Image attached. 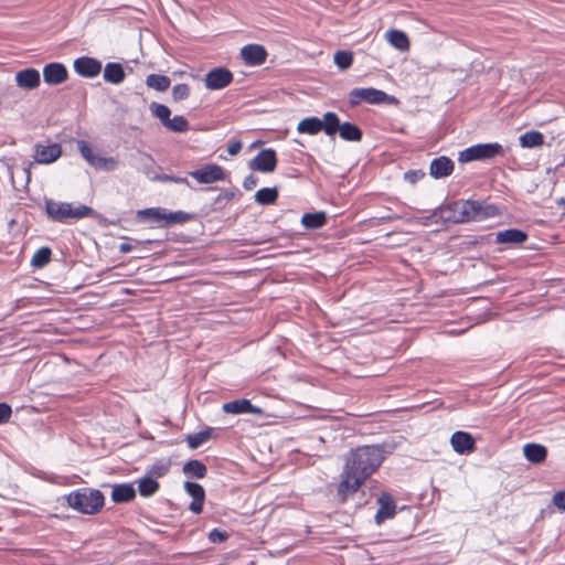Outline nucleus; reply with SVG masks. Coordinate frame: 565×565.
<instances>
[{
	"label": "nucleus",
	"mask_w": 565,
	"mask_h": 565,
	"mask_svg": "<svg viewBox=\"0 0 565 565\" xmlns=\"http://www.w3.org/2000/svg\"><path fill=\"white\" fill-rule=\"evenodd\" d=\"M204 499H192V502L190 503V510L193 513H200L203 508Z\"/></svg>",
	"instance_id": "4d7b16f0"
},
{
	"label": "nucleus",
	"mask_w": 565,
	"mask_h": 565,
	"mask_svg": "<svg viewBox=\"0 0 565 565\" xmlns=\"http://www.w3.org/2000/svg\"><path fill=\"white\" fill-rule=\"evenodd\" d=\"M333 62L339 70L345 71L353 63V54L350 51H337L333 56Z\"/></svg>",
	"instance_id": "58836bf2"
},
{
	"label": "nucleus",
	"mask_w": 565,
	"mask_h": 565,
	"mask_svg": "<svg viewBox=\"0 0 565 565\" xmlns=\"http://www.w3.org/2000/svg\"><path fill=\"white\" fill-rule=\"evenodd\" d=\"M70 508L83 514H96L104 507V494L98 489L79 488L65 497Z\"/></svg>",
	"instance_id": "f03ea898"
},
{
	"label": "nucleus",
	"mask_w": 565,
	"mask_h": 565,
	"mask_svg": "<svg viewBox=\"0 0 565 565\" xmlns=\"http://www.w3.org/2000/svg\"><path fill=\"white\" fill-rule=\"evenodd\" d=\"M527 237V233L522 230L508 228L497 233L495 243L505 245H519L524 243Z\"/></svg>",
	"instance_id": "412c9836"
},
{
	"label": "nucleus",
	"mask_w": 565,
	"mask_h": 565,
	"mask_svg": "<svg viewBox=\"0 0 565 565\" xmlns=\"http://www.w3.org/2000/svg\"><path fill=\"white\" fill-rule=\"evenodd\" d=\"M164 127L173 132H185L189 130V121L180 115L170 118Z\"/></svg>",
	"instance_id": "ea45409f"
},
{
	"label": "nucleus",
	"mask_w": 565,
	"mask_h": 565,
	"mask_svg": "<svg viewBox=\"0 0 565 565\" xmlns=\"http://www.w3.org/2000/svg\"><path fill=\"white\" fill-rule=\"evenodd\" d=\"M45 212L52 221L64 223L68 218L81 220L89 216L94 213V210L85 204L73 207L72 204L67 202L46 200Z\"/></svg>",
	"instance_id": "7ed1b4c3"
},
{
	"label": "nucleus",
	"mask_w": 565,
	"mask_h": 565,
	"mask_svg": "<svg viewBox=\"0 0 565 565\" xmlns=\"http://www.w3.org/2000/svg\"><path fill=\"white\" fill-rule=\"evenodd\" d=\"M300 222L301 225L307 230H318L327 224L328 217L323 211L305 213Z\"/></svg>",
	"instance_id": "a878e982"
},
{
	"label": "nucleus",
	"mask_w": 565,
	"mask_h": 565,
	"mask_svg": "<svg viewBox=\"0 0 565 565\" xmlns=\"http://www.w3.org/2000/svg\"><path fill=\"white\" fill-rule=\"evenodd\" d=\"M136 495L135 488L129 483L115 484L111 491V500L116 503L131 501Z\"/></svg>",
	"instance_id": "bb28decb"
},
{
	"label": "nucleus",
	"mask_w": 565,
	"mask_h": 565,
	"mask_svg": "<svg viewBox=\"0 0 565 565\" xmlns=\"http://www.w3.org/2000/svg\"><path fill=\"white\" fill-rule=\"evenodd\" d=\"M77 147H78V150L82 154V157L92 166L94 167L98 156H96L93 151V149L90 148V146L88 145V142H86L85 140H79L77 142Z\"/></svg>",
	"instance_id": "79ce46f5"
},
{
	"label": "nucleus",
	"mask_w": 565,
	"mask_h": 565,
	"mask_svg": "<svg viewBox=\"0 0 565 565\" xmlns=\"http://www.w3.org/2000/svg\"><path fill=\"white\" fill-rule=\"evenodd\" d=\"M321 129L327 136H334L341 126L338 115L333 111H328L321 119Z\"/></svg>",
	"instance_id": "c756f323"
},
{
	"label": "nucleus",
	"mask_w": 565,
	"mask_h": 565,
	"mask_svg": "<svg viewBox=\"0 0 565 565\" xmlns=\"http://www.w3.org/2000/svg\"><path fill=\"white\" fill-rule=\"evenodd\" d=\"M321 119L318 117H306L298 122L297 131L299 134H307L310 136H315L322 131L321 129Z\"/></svg>",
	"instance_id": "cd10ccee"
},
{
	"label": "nucleus",
	"mask_w": 565,
	"mask_h": 565,
	"mask_svg": "<svg viewBox=\"0 0 565 565\" xmlns=\"http://www.w3.org/2000/svg\"><path fill=\"white\" fill-rule=\"evenodd\" d=\"M223 411L227 414H260L262 409L252 404L247 398L235 399L224 403Z\"/></svg>",
	"instance_id": "6ab92c4d"
},
{
	"label": "nucleus",
	"mask_w": 565,
	"mask_h": 565,
	"mask_svg": "<svg viewBox=\"0 0 565 565\" xmlns=\"http://www.w3.org/2000/svg\"><path fill=\"white\" fill-rule=\"evenodd\" d=\"M117 161L111 157H99L97 158L94 168L105 170V171H114L117 168Z\"/></svg>",
	"instance_id": "a18cd8bd"
},
{
	"label": "nucleus",
	"mask_w": 565,
	"mask_h": 565,
	"mask_svg": "<svg viewBox=\"0 0 565 565\" xmlns=\"http://www.w3.org/2000/svg\"><path fill=\"white\" fill-rule=\"evenodd\" d=\"M194 215L184 211H169L166 209V227L173 224H183L193 220Z\"/></svg>",
	"instance_id": "c9c22d12"
},
{
	"label": "nucleus",
	"mask_w": 565,
	"mask_h": 565,
	"mask_svg": "<svg viewBox=\"0 0 565 565\" xmlns=\"http://www.w3.org/2000/svg\"><path fill=\"white\" fill-rule=\"evenodd\" d=\"M340 138L345 141H360L363 137L362 130L353 122L345 121L341 124L339 129Z\"/></svg>",
	"instance_id": "c85d7f7f"
},
{
	"label": "nucleus",
	"mask_w": 565,
	"mask_h": 565,
	"mask_svg": "<svg viewBox=\"0 0 565 565\" xmlns=\"http://www.w3.org/2000/svg\"><path fill=\"white\" fill-rule=\"evenodd\" d=\"M17 85L24 89H34L40 85V73L35 68H25L15 74Z\"/></svg>",
	"instance_id": "4be33fe9"
},
{
	"label": "nucleus",
	"mask_w": 565,
	"mask_h": 565,
	"mask_svg": "<svg viewBox=\"0 0 565 565\" xmlns=\"http://www.w3.org/2000/svg\"><path fill=\"white\" fill-rule=\"evenodd\" d=\"M503 153V147L499 142L478 143L459 152L460 162L476 160H490Z\"/></svg>",
	"instance_id": "20e7f679"
},
{
	"label": "nucleus",
	"mask_w": 565,
	"mask_h": 565,
	"mask_svg": "<svg viewBox=\"0 0 565 565\" xmlns=\"http://www.w3.org/2000/svg\"><path fill=\"white\" fill-rule=\"evenodd\" d=\"M233 78V73L228 68L220 66L205 74L204 84L210 90H220L227 87Z\"/></svg>",
	"instance_id": "6e6552de"
},
{
	"label": "nucleus",
	"mask_w": 565,
	"mask_h": 565,
	"mask_svg": "<svg viewBox=\"0 0 565 565\" xmlns=\"http://www.w3.org/2000/svg\"><path fill=\"white\" fill-rule=\"evenodd\" d=\"M384 460V450L379 445H366L351 450L345 457L342 480L338 494L342 500L354 493L374 473Z\"/></svg>",
	"instance_id": "f257e3e1"
},
{
	"label": "nucleus",
	"mask_w": 565,
	"mask_h": 565,
	"mask_svg": "<svg viewBox=\"0 0 565 565\" xmlns=\"http://www.w3.org/2000/svg\"><path fill=\"white\" fill-rule=\"evenodd\" d=\"M74 71L86 78H93L97 76L102 71L100 61L89 57V56H81L74 61Z\"/></svg>",
	"instance_id": "ddd939ff"
},
{
	"label": "nucleus",
	"mask_w": 565,
	"mask_h": 565,
	"mask_svg": "<svg viewBox=\"0 0 565 565\" xmlns=\"http://www.w3.org/2000/svg\"><path fill=\"white\" fill-rule=\"evenodd\" d=\"M267 55L266 49L259 44H247L241 50L242 58L249 66L262 65L265 63Z\"/></svg>",
	"instance_id": "dca6fc26"
},
{
	"label": "nucleus",
	"mask_w": 565,
	"mask_h": 565,
	"mask_svg": "<svg viewBox=\"0 0 565 565\" xmlns=\"http://www.w3.org/2000/svg\"><path fill=\"white\" fill-rule=\"evenodd\" d=\"M441 217L452 223H469L466 201H455L441 210Z\"/></svg>",
	"instance_id": "9b49d317"
},
{
	"label": "nucleus",
	"mask_w": 565,
	"mask_h": 565,
	"mask_svg": "<svg viewBox=\"0 0 565 565\" xmlns=\"http://www.w3.org/2000/svg\"><path fill=\"white\" fill-rule=\"evenodd\" d=\"M454 169V161L446 156H440L430 162L429 174L435 179H441L450 175Z\"/></svg>",
	"instance_id": "aec40b11"
},
{
	"label": "nucleus",
	"mask_w": 565,
	"mask_h": 565,
	"mask_svg": "<svg viewBox=\"0 0 565 565\" xmlns=\"http://www.w3.org/2000/svg\"><path fill=\"white\" fill-rule=\"evenodd\" d=\"M184 490L192 499H204L205 492L203 487L200 483L185 481Z\"/></svg>",
	"instance_id": "37998d69"
},
{
	"label": "nucleus",
	"mask_w": 565,
	"mask_h": 565,
	"mask_svg": "<svg viewBox=\"0 0 565 565\" xmlns=\"http://www.w3.org/2000/svg\"><path fill=\"white\" fill-rule=\"evenodd\" d=\"M277 154L273 148L260 150L248 163L249 169L262 173L274 172L277 167Z\"/></svg>",
	"instance_id": "0eeeda50"
},
{
	"label": "nucleus",
	"mask_w": 565,
	"mask_h": 565,
	"mask_svg": "<svg viewBox=\"0 0 565 565\" xmlns=\"http://www.w3.org/2000/svg\"><path fill=\"white\" fill-rule=\"evenodd\" d=\"M51 257L52 249L47 246H43L36 249L31 258L30 264L33 268H43L51 262Z\"/></svg>",
	"instance_id": "72a5a7b5"
},
{
	"label": "nucleus",
	"mask_w": 565,
	"mask_h": 565,
	"mask_svg": "<svg viewBox=\"0 0 565 565\" xmlns=\"http://www.w3.org/2000/svg\"><path fill=\"white\" fill-rule=\"evenodd\" d=\"M183 472L188 477L201 479L205 477L207 468L202 461L192 459L184 463Z\"/></svg>",
	"instance_id": "2f4dec72"
},
{
	"label": "nucleus",
	"mask_w": 565,
	"mask_h": 565,
	"mask_svg": "<svg viewBox=\"0 0 565 565\" xmlns=\"http://www.w3.org/2000/svg\"><path fill=\"white\" fill-rule=\"evenodd\" d=\"M237 193H239L237 189L225 190L216 196L214 202L215 204H220L222 201L228 202L233 200Z\"/></svg>",
	"instance_id": "3c124183"
},
{
	"label": "nucleus",
	"mask_w": 565,
	"mask_h": 565,
	"mask_svg": "<svg viewBox=\"0 0 565 565\" xmlns=\"http://www.w3.org/2000/svg\"><path fill=\"white\" fill-rule=\"evenodd\" d=\"M257 182V177H255L254 174H248L243 181V186L245 190L249 191L256 186Z\"/></svg>",
	"instance_id": "5fc2aeb1"
},
{
	"label": "nucleus",
	"mask_w": 565,
	"mask_h": 565,
	"mask_svg": "<svg viewBox=\"0 0 565 565\" xmlns=\"http://www.w3.org/2000/svg\"><path fill=\"white\" fill-rule=\"evenodd\" d=\"M425 177V172L423 170H408L404 173V179L411 184H415L420 179Z\"/></svg>",
	"instance_id": "09e8293b"
},
{
	"label": "nucleus",
	"mask_w": 565,
	"mask_h": 565,
	"mask_svg": "<svg viewBox=\"0 0 565 565\" xmlns=\"http://www.w3.org/2000/svg\"><path fill=\"white\" fill-rule=\"evenodd\" d=\"M152 243H160V241H152V239H147V241H138V239H134L132 242H124L119 245V252L120 253H129L131 250H134L136 248V246L138 245H146V244H152Z\"/></svg>",
	"instance_id": "49530a36"
},
{
	"label": "nucleus",
	"mask_w": 565,
	"mask_h": 565,
	"mask_svg": "<svg viewBox=\"0 0 565 565\" xmlns=\"http://www.w3.org/2000/svg\"><path fill=\"white\" fill-rule=\"evenodd\" d=\"M279 192L276 186L273 188H262L255 193V201L259 205H270L276 203L278 199Z\"/></svg>",
	"instance_id": "7c9ffc66"
},
{
	"label": "nucleus",
	"mask_w": 565,
	"mask_h": 565,
	"mask_svg": "<svg viewBox=\"0 0 565 565\" xmlns=\"http://www.w3.org/2000/svg\"><path fill=\"white\" fill-rule=\"evenodd\" d=\"M190 87L188 84H177L172 87V98L174 102H181L189 97Z\"/></svg>",
	"instance_id": "c03bdc74"
},
{
	"label": "nucleus",
	"mask_w": 565,
	"mask_h": 565,
	"mask_svg": "<svg viewBox=\"0 0 565 565\" xmlns=\"http://www.w3.org/2000/svg\"><path fill=\"white\" fill-rule=\"evenodd\" d=\"M62 154V147L58 143L34 146L33 159L36 163L49 164L56 161Z\"/></svg>",
	"instance_id": "9d476101"
},
{
	"label": "nucleus",
	"mask_w": 565,
	"mask_h": 565,
	"mask_svg": "<svg viewBox=\"0 0 565 565\" xmlns=\"http://www.w3.org/2000/svg\"><path fill=\"white\" fill-rule=\"evenodd\" d=\"M189 175L203 184H210L225 179L224 169L215 163H209L200 169L190 171Z\"/></svg>",
	"instance_id": "1a4fd4ad"
},
{
	"label": "nucleus",
	"mask_w": 565,
	"mask_h": 565,
	"mask_svg": "<svg viewBox=\"0 0 565 565\" xmlns=\"http://www.w3.org/2000/svg\"><path fill=\"white\" fill-rule=\"evenodd\" d=\"M376 502L379 509L374 515L376 525H382L386 520L392 519L396 513V503L393 497L388 493H382Z\"/></svg>",
	"instance_id": "f8f14e48"
},
{
	"label": "nucleus",
	"mask_w": 565,
	"mask_h": 565,
	"mask_svg": "<svg viewBox=\"0 0 565 565\" xmlns=\"http://www.w3.org/2000/svg\"><path fill=\"white\" fill-rule=\"evenodd\" d=\"M156 181L173 182L177 184H185V185L190 186V182L185 177H178V175H173V174L159 173Z\"/></svg>",
	"instance_id": "de8ad7c7"
},
{
	"label": "nucleus",
	"mask_w": 565,
	"mask_h": 565,
	"mask_svg": "<svg viewBox=\"0 0 565 565\" xmlns=\"http://www.w3.org/2000/svg\"><path fill=\"white\" fill-rule=\"evenodd\" d=\"M104 81L114 84L119 85L124 82L126 74L124 66L118 62H109L105 65L104 68Z\"/></svg>",
	"instance_id": "5701e85b"
},
{
	"label": "nucleus",
	"mask_w": 565,
	"mask_h": 565,
	"mask_svg": "<svg viewBox=\"0 0 565 565\" xmlns=\"http://www.w3.org/2000/svg\"><path fill=\"white\" fill-rule=\"evenodd\" d=\"M132 166L139 172L143 173L151 181L157 180L159 173L156 171V161L150 154L139 151L132 157Z\"/></svg>",
	"instance_id": "2eb2a0df"
},
{
	"label": "nucleus",
	"mask_w": 565,
	"mask_h": 565,
	"mask_svg": "<svg viewBox=\"0 0 565 565\" xmlns=\"http://www.w3.org/2000/svg\"><path fill=\"white\" fill-rule=\"evenodd\" d=\"M469 222H479L499 214L494 204L478 200H466Z\"/></svg>",
	"instance_id": "423d86ee"
},
{
	"label": "nucleus",
	"mask_w": 565,
	"mask_h": 565,
	"mask_svg": "<svg viewBox=\"0 0 565 565\" xmlns=\"http://www.w3.org/2000/svg\"><path fill=\"white\" fill-rule=\"evenodd\" d=\"M242 141L241 140H234L231 141L227 146V152L230 156H236L241 149H242Z\"/></svg>",
	"instance_id": "6e6d98bb"
},
{
	"label": "nucleus",
	"mask_w": 565,
	"mask_h": 565,
	"mask_svg": "<svg viewBox=\"0 0 565 565\" xmlns=\"http://www.w3.org/2000/svg\"><path fill=\"white\" fill-rule=\"evenodd\" d=\"M523 455L527 461L541 463L546 459L547 449L541 444L529 443L523 446Z\"/></svg>",
	"instance_id": "b1692460"
},
{
	"label": "nucleus",
	"mask_w": 565,
	"mask_h": 565,
	"mask_svg": "<svg viewBox=\"0 0 565 565\" xmlns=\"http://www.w3.org/2000/svg\"><path fill=\"white\" fill-rule=\"evenodd\" d=\"M385 36L388 43L396 50L401 52L408 51L409 40L405 32L397 29H391L386 31Z\"/></svg>",
	"instance_id": "393cba45"
},
{
	"label": "nucleus",
	"mask_w": 565,
	"mask_h": 565,
	"mask_svg": "<svg viewBox=\"0 0 565 565\" xmlns=\"http://www.w3.org/2000/svg\"><path fill=\"white\" fill-rule=\"evenodd\" d=\"M212 431L213 429L209 427L203 430H200L196 434L189 435L186 437L188 447L191 449L199 448L212 437Z\"/></svg>",
	"instance_id": "4c0bfd02"
},
{
	"label": "nucleus",
	"mask_w": 565,
	"mask_h": 565,
	"mask_svg": "<svg viewBox=\"0 0 565 565\" xmlns=\"http://www.w3.org/2000/svg\"><path fill=\"white\" fill-rule=\"evenodd\" d=\"M450 445L459 455L470 454L476 448V441L471 434L462 430L455 431L450 437Z\"/></svg>",
	"instance_id": "f3484780"
},
{
	"label": "nucleus",
	"mask_w": 565,
	"mask_h": 565,
	"mask_svg": "<svg viewBox=\"0 0 565 565\" xmlns=\"http://www.w3.org/2000/svg\"><path fill=\"white\" fill-rule=\"evenodd\" d=\"M522 148H535L544 143V136L537 130L526 131L519 138Z\"/></svg>",
	"instance_id": "473e14b6"
},
{
	"label": "nucleus",
	"mask_w": 565,
	"mask_h": 565,
	"mask_svg": "<svg viewBox=\"0 0 565 565\" xmlns=\"http://www.w3.org/2000/svg\"><path fill=\"white\" fill-rule=\"evenodd\" d=\"M228 539V532H210L209 540L211 543L217 544Z\"/></svg>",
	"instance_id": "603ef678"
},
{
	"label": "nucleus",
	"mask_w": 565,
	"mask_h": 565,
	"mask_svg": "<svg viewBox=\"0 0 565 565\" xmlns=\"http://www.w3.org/2000/svg\"><path fill=\"white\" fill-rule=\"evenodd\" d=\"M12 415V408L7 403H0V425L7 424Z\"/></svg>",
	"instance_id": "8fccbe9b"
},
{
	"label": "nucleus",
	"mask_w": 565,
	"mask_h": 565,
	"mask_svg": "<svg viewBox=\"0 0 565 565\" xmlns=\"http://www.w3.org/2000/svg\"><path fill=\"white\" fill-rule=\"evenodd\" d=\"M159 489V483L151 477H143L138 481V492L141 497H151Z\"/></svg>",
	"instance_id": "e433bc0d"
},
{
	"label": "nucleus",
	"mask_w": 565,
	"mask_h": 565,
	"mask_svg": "<svg viewBox=\"0 0 565 565\" xmlns=\"http://www.w3.org/2000/svg\"><path fill=\"white\" fill-rule=\"evenodd\" d=\"M146 84L148 87L153 88L157 92H164L170 87L171 81L166 75L149 74L146 77Z\"/></svg>",
	"instance_id": "f704fd0d"
},
{
	"label": "nucleus",
	"mask_w": 565,
	"mask_h": 565,
	"mask_svg": "<svg viewBox=\"0 0 565 565\" xmlns=\"http://www.w3.org/2000/svg\"><path fill=\"white\" fill-rule=\"evenodd\" d=\"M43 78L49 85H58L66 81L67 70L62 63H49L43 68Z\"/></svg>",
	"instance_id": "a211bd4d"
},
{
	"label": "nucleus",
	"mask_w": 565,
	"mask_h": 565,
	"mask_svg": "<svg viewBox=\"0 0 565 565\" xmlns=\"http://www.w3.org/2000/svg\"><path fill=\"white\" fill-rule=\"evenodd\" d=\"M553 503L559 510L565 512V490L558 491L553 495Z\"/></svg>",
	"instance_id": "864d4df0"
},
{
	"label": "nucleus",
	"mask_w": 565,
	"mask_h": 565,
	"mask_svg": "<svg viewBox=\"0 0 565 565\" xmlns=\"http://www.w3.org/2000/svg\"><path fill=\"white\" fill-rule=\"evenodd\" d=\"M136 217L140 222L149 223L151 227L166 228V209L148 207L137 211Z\"/></svg>",
	"instance_id": "4468645a"
},
{
	"label": "nucleus",
	"mask_w": 565,
	"mask_h": 565,
	"mask_svg": "<svg viewBox=\"0 0 565 565\" xmlns=\"http://www.w3.org/2000/svg\"><path fill=\"white\" fill-rule=\"evenodd\" d=\"M150 110L163 126L169 121L171 111L168 106L153 102L150 104Z\"/></svg>",
	"instance_id": "a19ab883"
},
{
	"label": "nucleus",
	"mask_w": 565,
	"mask_h": 565,
	"mask_svg": "<svg viewBox=\"0 0 565 565\" xmlns=\"http://www.w3.org/2000/svg\"><path fill=\"white\" fill-rule=\"evenodd\" d=\"M387 94L384 90L373 87L353 88L349 93V103L352 107L361 104L362 102L379 105L385 102Z\"/></svg>",
	"instance_id": "39448f33"
}]
</instances>
